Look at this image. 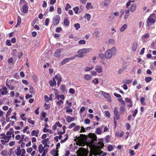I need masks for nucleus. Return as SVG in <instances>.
<instances>
[{
	"instance_id": "obj_44",
	"label": "nucleus",
	"mask_w": 156,
	"mask_h": 156,
	"mask_svg": "<svg viewBox=\"0 0 156 156\" xmlns=\"http://www.w3.org/2000/svg\"><path fill=\"white\" fill-rule=\"evenodd\" d=\"M98 57L101 59H103L105 58V54L103 53H101L99 55Z\"/></svg>"
},
{
	"instance_id": "obj_51",
	"label": "nucleus",
	"mask_w": 156,
	"mask_h": 156,
	"mask_svg": "<svg viewBox=\"0 0 156 156\" xmlns=\"http://www.w3.org/2000/svg\"><path fill=\"white\" fill-rule=\"evenodd\" d=\"M94 34H95V36L97 37H99V31L97 30H95L94 31Z\"/></svg>"
},
{
	"instance_id": "obj_63",
	"label": "nucleus",
	"mask_w": 156,
	"mask_h": 156,
	"mask_svg": "<svg viewBox=\"0 0 156 156\" xmlns=\"http://www.w3.org/2000/svg\"><path fill=\"white\" fill-rule=\"evenodd\" d=\"M109 18L111 20H112L114 18L115 16H114L113 14L112 13L110 14Z\"/></svg>"
},
{
	"instance_id": "obj_43",
	"label": "nucleus",
	"mask_w": 156,
	"mask_h": 156,
	"mask_svg": "<svg viewBox=\"0 0 156 156\" xmlns=\"http://www.w3.org/2000/svg\"><path fill=\"white\" fill-rule=\"evenodd\" d=\"M74 27L76 30H78L80 27V25L79 23H77L74 25Z\"/></svg>"
},
{
	"instance_id": "obj_1",
	"label": "nucleus",
	"mask_w": 156,
	"mask_h": 156,
	"mask_svg": "<svg viewBox=\"0 0 156 156\" xmlns=\"http://www.w3.org/2000/svg\"><path fill=\"white\" fill-rule=\"evenodd\" d=\"M116 49L114 47L108 49L105 54V58L108 59L111 58L112 55H115L116 54Z\"/></svg>"
},
{
	"instance_id": "obj_60",
	"label": "nucleus",
	"mask_w": 156,
	"mask_h": 156,
	"mask_svg": "<svg viewBox=\"0 0 156 156\" xmlns=\"http://www.w3.org/2000/svg\"><path fill=\"white\" fill-rule=\"evenodd\" d=\"M53 36L55 38L58 39L60 37V34H54Z\"/></svg>"
},
{
	"instance_id": "obj_32",
	"label": "nucleus",
	"mask_w": 156,
	"mask_h": 156,
	"mask_svg": "<svg viewBox=\"0 0 156 156\" xmlns=\"http://www.w3.org/2000/svg\"><path fill=\"white\" fill-rule=\"evenodd\" d=\"M73 10L74 11L75 14H77L79 10V8L78 6H76L73 8Z\"/></svg>"
},
{
	"instance_id": "obj_21",
	"label": "nucleus",
	"mask_w": 156,
	"mask_h": 156,
	"mask_svg": "<svg viewBox=\"0 0 156 156\" xmlns=\"http://www.w3.org/2000/svg\"><path fill=\"white\" fill-rule=\"evenodd\" d=\"M127 25L126 24H124L120 29L121 32H123L127 28Z\"/></svg>"
},
{
	"instance_id": "obj_8",
	"label": "nucleus",
	"mask_w": 156,
	"mask_h": 156,
	"mask_svg": "<svg viewBox=\"0 0 156 156\" xmlns=\"http://www.w3.org/2000/svg\"><path fill=\"white\" fill-rule=\"evenodd\" d=\"M0 138L3 139L4 140L7 141L9 142L10 138V136H7L6 134L4 133H2L0 134Z\"/></svg>"
},
{
	"instance_id": "obj_4",
	"label": "nucleus",
	"mask_w": 156,
	"mask_h": 156,
	"mask_svg": "<svg viewBox=\"0 0 156 156\" xmlns=\"http://www.w3.org/2000/svg\"><path fill=\"white\" fill-rule=\"evenodd\" d=\"M93 154L95 156L97 155H98L100 156H105L107 154V153L103 152V151H102L100 150H96L94 151Z\"/></svg>"
},
{
	"instance_id": "obj_22",
	"label": "nucleus",
	"mask_w": 156,
	"mask_h": 156,
	"mask_svg": "<svg viewBox=\"0 0 156 156\" xmlns=\"http://www.w3.org/2000/svg\"><path fill=\"white\" fill-rule=\"evenodd\" d=\"M86 7L87 10L92 9L93 8V7L92 6L90 2H88L87 4Z\"/></svg>"
},
{
	"instance_id": "obj_45",
	"label": "nucleus",
	"mask_w": 156,
	"mask_h": 156,
	"mask_svg": "<svg viewBox=\"0 0 156 156\" xmlns=\"http://www.w3.org/2000/svg\"><path fill=\"white\" fill-rule=\"evenodd\" d=\"M80 128V126H77L74 128L73 130L74 131H77L79 130Z\"/></svg>"
},
{
	"instance_id": "obj_52",
	"label": "nucleus",
	"mask_w": 156,
	"mask_h": 156,
	"mask_svg": "<svg viewBox=\"0 0 156 156\" xmlns=\"http://www.w3.org/2000/svg\"><path fill=\"white\" fill-rule=\"evenodd\" d=\"M28 122H29V123H30L32 125L34 124V121L32 120H31V118H28Z\"/></svg>"
},
{
	"instance_id": "obj_47",
	"label": "nucleus",
	"mask_w": 156,
	"mask_h": 156,
	"mask_svg": "<svg viewBox=\"0 0 156 156\" xmlns=\"http://www.w3.org/2000/svg\"><path fill=\"white\" fill-rule=\"evenodd\" d=\"M78 43L79 44H86V41L84 40H81L79 41Z\"/></svg>"
},
{
	"instance_id": "obj_23",
	"label": "nucleus",
	"mask_w": 156,
	"mask_h": 156,
	"mask_svg": "<svg viewBox=\"0 0 156 156\" xmlns=\"http://www.w3.org/2000/svg\"><path fill=\"white\" fill-rule=\"evenodd\" d=\"M111 2V0H105L104 1L103 3L104 6H108L110 4Z\"/></svg>"
},
{
	"instance_id": "obj_42",
	"label": "nucleus",
	"mask_w": 156,
	"mask_h": 156,
	"mask_svg": "<svg viewBox=\"0 0 156 156\" xmlns=\"http://www.w3.org/2000/svg\"><path fill=\"white\" fill-rule=\"evenodd\" d=\"M132 112H133V116L134 117V118L136 116V115L137 114L138 112V110H137V109H136L134 111H133Z\"/></svg>"
},
{
	"instance_id": "obj_49",
	"label": "nucleus",
	"mask_w": 156,
	"mask_h": 156,
	"mask_svg": "<svg viewBox=\"0 0 156 156\" xmlns=\"http://www.w3.org/2000/svg\"><path fill=\"white\" fill-rule=\"evenodd\" d=\"M76 126V124L75 123H73L69 125L68 128L69 129H71L74 127H75Z\"/></svg>"
},
{
	"instance_id": "obj_25",
	"label": "nucleus",
	"mask_w": 156,
	"mask_h": 156,
	"mask_svg": "<svg viewBox=\"0 0 156 156\" xmlns=\"http://www.w3.org/2000/svg\"><path fill=\"white\" fill-rule=\"evenodd\" d=\"M55 77L53 78L52 81H51V83L50 84V85L51 86H54L56 85V82L55 80Z\"/></svg>"
},
{
	"instance_id": "obj_18",
	"label": "nucleus",
	"mask_w": 156,
	"mask_h": 156,
	"mask_svg": "<svg viewBox=\"0 0 156 156\" xmlns=\"http://www.w3.org/2000/svg\"><path fill=\"white\" fill-rule=\"evenodd\" d=\"M22 9L23 12L24 13H27L28 12V6L27 5H24L23 6Z\"/></svg>"
},
{
	"instance_id": "obj_26",
	"label": "nucleus",
	"mask_w": 156,
	"mask_h": 156,
	"mask_svg": "<svg viewBox=\"0 0 156 156\" xmlns=\"http://www.w3.org/2000/svg\"><path fill=\"white\" fill-rule=\"evenodd\" d=\"M44 147H43V146L42 144H40L38 147V149H39V151L40 153H41L44 151Z\"/></svg>"
},
{
	"instance_id": "obj_28",
	"label": "nucleus",
	"mask_w": 156,
	"mask_h": 156,
	"mask_svg": "<svg viewBox=\"0 0 156 156\" xmlns=\"http://www.w3.org/2000/svg\"><path fill=\"white\" fill-rule=\"evenodd\" d=\"M16 150L17 151L16 153V154L17 156H20L21 153V150H20V146H18L17 147Z\"/></svg>"
},
{
	"instance_id": "obj_55",
	"label": "nucleus",
	"mask_w": 156,
	"mask_h": 156,
	"mask_svg": "<svg viewBox=\"0 0 156 156\" xmlns=\"http://www.w3.org/2000/svg\"><path fill=\"white\" fill-rule=\"evenodd\" d=\"M78 54H77L76 55V56L79 57V58H82L84 56V55L82 53H78Z\"/></svg>"
},
{
	"instance_id": "obj_50",
	"label": "nucleus",
	"mask_w": 156,
	"mask_h": 156,
	"mask_svg": "<svg viewBox=\"0 0 156 156\" xmlns=\"http://www.w3.org/2000/svg\"><path fill=\"white\" fill-rule=\"evenodd\" d=\"M100 143H101L102 144H101V145H100V146H99V147L100 149H101L104 146V144L103 143V140L102 139H101V140H100Z\"/></svg>"
},
{
	"instance_id": "obj_48",
	"label": "nucleus",
	"mask_w": 156,
	"mask_h": 156,
	"mask_svg": "<svg viewBox=\"0 0 156 156\" xmlns=\"http://www.w3.org/2000/svg\"><path fill=\"white\" fill-rule=\"evenodd\" d=\"M6 86L11 90H13L14 89L15 87L13 86H10L8 84H6Z\"/></svg>"
},
{
	"instance_id": "obj_12",
	"label": "nucleus",
	"mask_w": 156,
	"mask_h": 156,
	"mask_svg": "<svg viewBox=\"0 0 156 156\" xmlns=\"http://www.w3.org/2000/svg\"><path fill=\"white\" fill-rule=\"evenodd\" d=\"M75 58V57H72L71 58H67L63 59L61 62V64L62 65H63L65 64L69 61Z\"/></svg>"
},
{
	"instance_id": "obj_58",
	"label": "nucleus",
	"mask_w": 156,
	"mask_h": 156,
	"mask_svg": "<svg viewBox=\"0 0 156 156\" xmlns=\"http://www.w3.org/2000/svg\"><path fill=\"white\" fill-rule=\"evenodd\" d=\"M13 134V133L8 131L6 132V135L7 136H10V138L11 139V135Z\"/></svg>"
},
{
	"instance_id": "obj_53",
	"label": "nucleus",
	"mask_w": 156,
	"mask_h": 156,
	"mask_svg": "<svg viewBox=\"0 0 156 156\" xmlns=\"http://www.w3.org/2000/svg\"><path fill=\"white\" fill-rule=\"evenodd\" d=\"M25 116V114L22 113L20 115V118L22 119L23 120L26 121V119L24 117Z\"/></svg>"
},
{
	"instance_id": "obj_10",
	"label": "nucleus",
	"mask_w": 156,
	"mask_h": 156,
	"mask_svg": "<svg viewBox=\"0 0 156 156\" xmlns=\"http://www.w3.org/2000/svg\"><path fill=\"white\" fill-rule=\"evenodd\" d=\"M7 88L6 87H3L2 88L0 89L1 94L2 95H5L8 93Z\"/></svg>"
},
{
	"instance_id": "obj_7",
	"label": "nucleus",
	"mask_w": 156,
	"mask_h": 156,
	"mask_svg": "<svg viewBox=\"0 0 156 156\" xmlns=\"http://www.w3.org/2000/svg\"><path fill=\"white\" fill-rule=\"evenodd\" d=\"M92 51V49L91 48H83L79 50L78 51V53H82L84 54L90 52Z\"/></svg>"
},
{
	"instance_id": "obj_40",
	"label": "nucleus",
	"mask_w": 156,
	"mask_h": 156,
	"mask_svg": "<svg viewBox=\"0 0 156 156\" xmlns=\"http://www.w3.org/2000/svg\"><path fill=\"white\" fill-rule=\"evenodd\" d=\"M152 78L149 77H147L145 78V80L147 83H148L152 80Z\"/></svg>"
},
{
	"instance_id": "obj_61",
	"label": "nucleus",
	"mask_w": 156,
	"mask_h": 156,
	"mask_svg": "<svg viewBox=\"0 0 156 156\" xmlns=\"http://www.w3.org/2000/svg\"><path fill=\"white\" fill-rule=\"evenodd\" d=\"M105 140L107 143H108L109 141L110 137L108 135L106 136L105 138Z\"/></svg>"
},
{
	"instance_id": "obj_62",
	"label": "nucleus",
	"mask_w": 156,
	"mask_h": 156,
	"mask_svg": "<svg viewBox=\"0 0 156 156\" xmlns=\"http://www.w3.org/2000/svg\"><path fill=\"white\" fill-rule=\"evenodd\" d=\"M1 141L2 144L3 145H5L8 142L7 141L5 140H1Z\"/></svg>"
},
{
	"instance_id": "obj_41",
	"label": "nucleus",
	"mask_w": 156,
	"mask_h": 156,
	"mask_svg": "<svg viewBox=\"0 0 156 156\" xmlns=\"http://www.w3.org/2000/svg\"><path fill=\"white\" fill-rule=\"evenodd\" d=\"M85 17L86 18L88 21H89L90 19L91 16L89 14L87 13L85 15Z\"/></svg>"
},
{
	"instance_id": "obj_57",
	"label": "nucleus",
	"mask_w": 156,
	"mask_h": 156,
	"mask_svg": "<svg viewBox=\"0 0 156 156\" xmlns=\"http://www.w3.org/2000/svg\"><path fill=\"white\" fill-rule=\"evenodd\" d=\"M71 6L69 4H67L66 5L65 8V10L66 11L68 10L69 9L71 8Z\"/></svg>"
},
{
	"instance_id": "obj_34",
	"label": "nucleus",
	"mask_w": 156,
	"mask_h": 156,
	"mask_svg": "<svg viewBox=\"0 0 156 156\" xmlns=\"http://www.w3.org/2000/svg\"><path fill=\"white\" fill-rule=\"evenodd\" d=\"M46 115V113L43 111L41 113V117L40 118L41 120H42L44 118H45Z\"/></svg>"
},
{
	"instance_id": "obj_6",
	"label": "nucleus",
	"mask_w": 156,
	"mask_h": 156,
	"mask_svg": "<svg viewBox=\"0 0 156 156\" xmlns=\"http://www.w3.org/2000/svg\"><path fill=\"white\" fill-rule=\"evenodd\" d=\"M114 118L117 120H119L120 119V115L118 113V111L117 107H115L114 110Z\"/></svg>"
},
{
	"instance_id": "obj_64",
	"label": "nucleus",
	"mask_w": 156,
	"mask_h": 156,
	"mask_svg": "<svg viewBox=\"0 0 156 156\" xmlns=\"http://www.w3.org/2000/svg\"><path fill=\"white\" fill-rule=\"evenodd\" d=\"M62 30V29L61 27H58L56 29V31L57 32H60Z\"/></svg>"
},
{
	"instance_id": "obj_24",
	"label": "nucleus",
	"mask_w": 156,
	"mask_h": 156,
	"mask_svg": "<svg viewBox=\"0 0 156 156\" xmlns=\"http://www.w3.org/2000/svg\"><path fill=\"white\" fill-rule=\"evenodd\" d=\"M69 24V21L67 18L64 19L63 24L66 26H68Z\"/></svg>"
},
{
	"instance_id": "obj_30",
	"label": "nucleus",
	"mask_w": 156,
	"mask_h": 156,
	"mask_svg": "<svg viewBox=\"0 0 156 156\" xmlns=\"http://www.w3.org/2000/svg\"><path fill=\"white\" fill-rule=\"evenodd\" d=\"M149 33H147L143 35L142 36L141 38L142 39H144V38H148L149 37Z\"/></svg>"
},
{
	"instance_id": "obj_15",
	"label": "nucleus",
	"mask_w": 156,
	"mask_h": 156,
	"mask_svg": "<svg viewBox=\"0 0 156 156\" xmlns=\"http://www.w3.org/2000/svg\"><path fill=\"white\" fill-rule=\"evenodd\" d=\"M49 141V138H47L46 139H45L41 142L42 144L44 145V147H49V145L47 144L48 142Z\"/></svg>"
},
{
	"instance_id": "obj_14",
	"label": "nucleus",
	"mask_w": 156,
	"mask_h": 156,
	"mask_svg": "<svg viewBox=\"0 0 156 156\" xmlns=\"http://www.w3.org/2000/svg\"><path fill=\"white\" fill-rule=\"evenodd\" d=\"M66 119L67 122L70 123L74 121L75 119L74 117H71L68 116L66 118Z\"/></svg>"
},
{
	"instance_id": "obj_20",
	"label": "nucleus",
	"mask_w": 156,
	"mask_h": 156,
	"mask_svg": "<svg viewBox=\"0 0 156 156\" xmlns=\"http://www.w3.org/2000/svg\"><path fill=\"white\" fill-rule=\"evenodd\" d=\"M137 47V43L135 42H134L132 45V50L133 51H135Z\"/></svg>"
},
{
	"instance_id": "obj_31",
	"label": "nucleus",
	"mask_w": 156,
	"mask_h": 156,
	"mask_svg": "<svg viewBox=\"0 0 156 156\" xmlns=\"http://www.w3.org/2000/svg\"><path fill=\"white\" fill-rule=\"evenodd\" d=\"M66 137L65 138L64 140H61L60 142L61 143H63L65 142L68 139V134H66Z\"/></svg>"
},
{
	"instance_id": "obj_38",
	"label": "nucleus",
	"mask_w": 156,
	"mask_h": 156,
	"mask_svg": "<svg viewBox=\"0 0 156 156\" xmlns=\"http://www.w3.org/2000/svg\"><path fill=\"white\" fill-rule=\"evenodd\" d=\"M108 42L110 44H114L115 43V41L114 40L111 39L109 40Z\"/></svg>"
},
{
	"instance_id": "obj_36",
	"label": "nucleus",
	"mask_w": 156,
	"mask_h": 156,
	"mask_svg": "<svg viewBox=\"0 0 156 156\" xmlns=\"http://www.w3.org/2000/svg\"><path fill=\"white\" fill-rule=\"evenodd\" d=\"M132 82V80H123V83L129 84L130 83Z\"/></svg>"
},
{
	"instance_id": "obj_46",
	"label": "nucleus",
	"mask_w": 156,
	"mask_h": 156,
	"mask_svg": "<svg viewBox=\"0 0 156 156\" xmlns=\"http://www.w3.org/2000/svg\"><path fill=\"white\" fill-rule=\"evenodd\" d=\"M21 22V20L20 16H18L17 17V25H20Z\"/></svg>"
},
{
	"instance_id": "obj_37",
	"label": "nucleus",
	"mask_w": 156,
	"mask_h": 156,
	"mask_svg": "<svg viewBox=\"0 0 156 156\" xmlns=\"http://www.w3.org/2000/svg\"><path fill=\"white\" fill-rule=\"evenodd\" d=\"M102 129L100 128H98L96 130V133L97 134H100L101 133Z\"/></svg>"
},
{
	"instance_id": "obj_9",
	"label": "nucleus",
	"mask_w": 156,
	"mask_h": 156,
	"mask_svg": "<svg viewBox=\"0 0 156 156\" xmlns=\"http://www.w3.org/2000/svg\"><path fill=\"white\" fill-rule=\"evenodd\" d=\"M101 94L104 96V97L107 99L108 101L109 102H110L111 101V99L110 95L108 93L105 92L103 91H101Z\"/></svg>"
},
{
	"instance_id": "obj_56",
	"label": "nucleus",
	"mask_w": 156,
	"mask_h": 156,
	"mask_svg": "<svg viewBox=\"0 0 156 156\" xmlns=\"http://www.w3.org/2000/svg\"><path fill=\"white\" fill-rule=\"evenodd\" d=\"M113 149V147L112 145H109L108 147V150L109 151H111Z\"/></svg>"
},
{
	"instance_id": "obj_2",
	"label": "nucleus",
	"mask_w": 156,
	"mask_h": 156,
	"mask_svg": "<svg viewBox=\"0 0 156 156\" xmlns=\"http://www.w3.org/2000/svg\"><path fill=\"white\" fill-rule=\"evenodd\" d=\"M154 18H156V15L154 13L151 14L148 17L146 20L147 27H149L155 23V20L154 19Z\"/></svg>"
},
{
	"instance_id": "obj_19",
	"label": "nucleus",
	"mask_w": 156,
	"mask_h": 156,
	"mask_svg": "<svg viewBox=\"0 0 156 156\" xmlns=\"http://www.w3.org/2000/svg\"><path fill=\"white\" fill-rule=\"evenodd\" d=\"M136 9V5L135 4H133L130 7V11L132 12H134Z\"/></svg>"
},
{
	"instance_id": "obj_54",
	"label": "nucleus",
	"mask_w": 156,
	"mask_h": 156,
	"mask_svg": "<svg viewBox=\"0 0 156 156\" xmlns=\"http://www.w3.org/2000/svg\"><path fill=\"white\" fill-rule=\"evenodd\" d=\"M92 82L93 83H94L95 84H98L99 83V81L97 78H95L93 80Z\"/></svg>"
},
{
	"instance_id": "obj_11",
	"label": "nucleus",
	"mask_w": 156,
	"mask_h": 156,
	"mask_svg": "<svg viewBox=\"0 0 156 156\" xmlns=\"http://www.w3.org/2000/svg\"><path fill=\"white\" fill-rule=\"evenodd\" d=\"M62 50V48H60L56 50L54 53L55 56L57 57H59L61 55V52Z\"/></svg>"
},
{
	"instance_id": "obj_17",
	"label": "nucleus",
	"mask_w": 156,
	"mask_h": 156,
	"mask_svg": "<svg viewBox=\"0 0 156 156\" xmlns=\"http://www.w3.org/2000/svg\"><path fill=\"white\" fill-rule=\"evenodd\" d=\"M126 109L125 107L124 106H121L120 108V114H123L126 111Z\"/></svg>"
},
{
	"instance_id": "obj_33",
	"label": "nucleus",
	"mask_w": 156,
	"mask_h": 156,
	"mask_svg": "<svg viewBox=\"0 0 156 156\" xmlns=\"http://www.w3.org/2000/svg\"><path fill=\"white\" fill-rule=\"evenodd\" d=\"M84 78L86 80H90L91 79V76L90 75L87 74V75H86L84 77Z\"/></svg>"
},
{
	"instance_id": "obj_29",
	"label": "nucleus",
	"mask_w": 156,
	"mask_h": 156,
	"mask_svg": "<svg viewBox=\"0 0 156 156\" xmlns=\"http://www.w3.org/2000/svg\"><path fill=\"white\" fill-rule=\"evenodd\" d=\"M55 78L57 80V82H61L62 81V79L60 75H55Z\"/></svg>"
},
{
	"instance_id": "obj_35",
	"label": "nucleus",
	"mask_w": 156,
	"mask_h": 156,
	"mask_svg": "<svg viewBox=\"0 0 156 156\" xmlns=\"http://www.w3.org/2000/svg\"><path fill=\"white\" fill-rule=\"evenodd\" d=\"M129 10H128L125 11V14L124 17V19H126L128 17L129 15Z\"/></svg>"
},
{
	"instance_id": "obj_27",
	"label": "nucleus",
	"mask_w": 156,
	"mask_h": 156,
	"mask_svg": "<svg viewBox=\"0 0 156 156\" xmlns=\"http://www.w3.org/2000/svg\"><path fill=\"white\" fill-rule=\"evenodd\" d=\"M66 126H64L62 127V129L64 130V131L62 132H61L60 131H58V134L59 135H62V134H64L65 133V130L66 128Z\"/></svg>"
},
{
	"instance_id": "obj_39",
	"label": "nucleus",
	"mask_w": 156,
	"mask_h": 156,
	"mask_svg": "<svg viewBox=\"0 0 156 156\" xmlns=\"http://www.w3.org/2000/svg\"><path fill=\"white\" fill-rule=\"evenodd\" d=\"M1 154L3 156H7L8 155L7 151L5 150L2 151L1 152Z\"/></svg>"
},
{
	"instance_id": "obj_13",
	"label": "nucleus",
	"mask_w": 156,
	"mask_h": 156,
	"mask_svg": "<svg viewBox=\"0 0 156 156\" xmlns=\"http://www.w3.org/2000/svg\"><path fill=\"white\" fill-rule=\"evenodd\" d=\"M95 70L98 73H100L102 72V66L100 65H97L95 66Z\"/></svg>"
},
{
	"instance_id": "obj_3",
	"label": "nucleus",
	"mask_w": 156,
	"mask_h": 156,
	"mask_svg": "<svg viewBox=\"0 0 156 156\" xmlns=\"http://www.w3.org/2000/svg\"><path fill=\"white\" fill-rule=\"evenodd\" d=\"M78 156H87V153L83 148H80L76 151Z\"/></svg>"
},
{
	"instance_id": "obj_59",
	"label": "nucleus",
	"mask_w": 156,
	"mask_h": 156,
	"mask_svg": "<svg viewBox=\"0 0 156 156\" xmlns=\"http://www.w3.org/2000/svg\"><path fill=\"white\" fill-rule=\"evenodd\" d=\"M57 104L60 106L62 104H63V101L62 100H60V101H57L56 103Z\"/></svg>"
},
{
	"instance_id": "obj_16",
	"label": "nucleus",
	"mask_w": 156,
	"mask_h": 156,
	"mask_svg": "<svg viewBox=\"0 0 156 156\" xmlns=\"http://www.w3.org/2000/svg\"><path fill=\"white\" fill-rule=\"evenodd\" d=\"M51 153L53 156H58V155L57 150H56V149L51 151Z\"/></svg>"
},
{
	"instance_id": "obj_5",
	"label": "nucleus",
	"mask_w": 156,
	"mask_h": 156,
	"mask_svg": "<svg viewBox=\"0 0 156 156\" xmlns=\"http://www.w3.org/2000/svg\"><path fill=\"white\" fill-rule=\"evenodd\" d=\"M60 20V17L59 15H56L53 18L52 23L53 25L54 26H57L59 23Z\"/></svg>"
}]
</instances>
